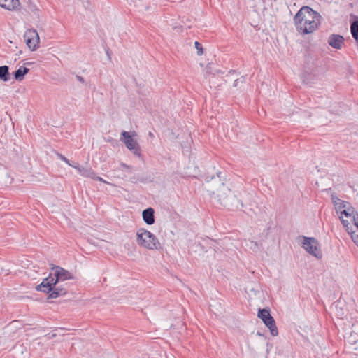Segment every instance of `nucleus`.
Instances as JSON below:
<instances>
[{
  "mask_svg": "<svg viewBox=\"0 0 358 358\" xmlns=\"http://www.w3.org/2000/svg\"><path fill=\"white\" fill-rule=\"evenodd\" d=\"M25 42L31 50H36L38 47L39 42H35V40L25 41Z\"/></svg>",
  "mask_w": 358,
  "mask_h": 358,
  "instance_id": "obj_20",
  "label": "nucleus"
},
{
  "mask_svg": "<svg viewBox=\"0 0 358 358\" xmlns=\"http://www.w3.org/2000/svg\"><path fill=\"white\" fill-rule=\"evenodd\" d=\"M137 243L146 249L149 250H161L162 249V245L158 238L150 231L144 228H141L136 233Z\"/></svg>",
  "mask_w": 358,
  "mask_h": 358,
  "instance_id": "obj_4",
  "label": "nucleus"
},
{
  "mask_svg": "<svg viewBox=\"0 0 358 358\" xmlns=\"http://www.w3.org/2000/svg\"><path fill=\"white\" fill-rule=\"evenodd\" d=\"M273 348V344L271 343H266V354H269V352L271 350V349Z\"/></svg>",
  "mask_w": 358,
  "mask_h": 358,
  "instance_id": "obj_29",
  "label": "nucleus"
},
{
  "mask_svg": "<svg viewBox=\"0 0 358 358\" xmlns=\"http://www.w3.org/2000/svg\"><path fill=\"white\" fill-rule=\"evenodd\" d=\"M257 317L261 319L265 326L269 329L273 336L278 335V330L276 327L275 321L271 315V310L268 308H259L257 313Z\"/></svg>",
  "mask_w": 358,
  "mask_h": 358,
  "instance_id": "obj_5",
  "label": "nucleus"
},
{
  "mask_svg": "<svg viewBox=\"0 0 358 358\" xmlns=\"http://www.w3.org/2000/svg\"><path fill=\"white\" fill-rule=\"evenodd\" d=\"M91 178L95 180H98V181H100V182H104V183H108V182H106V180H104L101 177H99V176H96V174L94 173V177H92Z\"/></svg>",
  "mask_w": 358,
  "mask_h": 358,
  "instance_id": "obj_27",
  "label": "nucleus"
},
{
  "mask_svg": "<svg viewBox=\"0 0 358 358\" xmlns=\"http://www.w3.org/2000/svg\"><path fill=\"white\" fill-rule=\"evenodd\" d=\"M26 10L28 13H33L35 15H39L38 9L37 8L36 6L31 1L28 3Z\"/></svg>",
  "mask_w": 358,
  "mask_h": 358,
  "instance_id": "obj_18",
  "label": "nucleus"
},
{
  "mask_svg": "<svg viewBox=\"0 0 358 358\" xmlns=\"http://www.w3.org/2000/svg\"><path fill=\"white\" fill-rule=\"evenodd\" d=\"M129 180L132 183H136L138 181H140L141 182H145V180L143 178H138L136 176L131 177Z\"/></svg>",
  "mask_w": 358,
  "mask_h": 358,
  "instance_id": "obj_24",
  "label": "nucleus"
},
{
  "mask_svg": "<svg viewBox=\"0 0 358 358\" xmlns=\"http://www.w3.org/2000/svg\"><path fill=\"white\" fill-rule=\"evenodd\" d=\"M0 6L8 10H17L20 3L19 0H0Z\"/></svg>",
  "mask_w": 358,
  "mask_h": 358,
  "instance_id": "obj_11",
  "label": "nucleus"
},
{
  "mask_svg": "<svg viewBox=\"0 0 358 358\" xmlns=\"http://www.w3.org/2000/svg\"><path fill=\"white\" fill-rule=\"evenodd\" d=\"M194 46L197 50V55H201L203 53V49L202 45L199 42L195 41Z\"/></svg>",
  "mask_w": 358,
  "mask_h": 358,
  "instance_id": "obj_23",
  "label": "nucleus"
},
{
  "mask_svg": "<svg viewBox=\"0 0 358 358\" xmlns=\"http://www.w3.org/2000/svg\"><path fill=\"white\" fill-rule=\"evenodd\" d=\"M302 247L311 255L321 258L322 254L319 248L318 241L313 237L303 236Z\"/></svg>",
  "mask_w": 358,
  "mask_h": 358,
  "instance_id": "obj_6",
  "label": "nucleus"
},
{
  "mask_svg": "<svg viewBox=\"0 0 358 358\" xmlns=\"http://www.w3.org/2000/svg\"><path fill=\"white\" fill-rule=\"evenodd\" d=\"M238 82H239V79L235 80L234 83V87L238 86Z\"/></svg>",
  "mask_w": 358,
  "mask_h": 358,
  "instance_id": "obj_35",
  "label": "nucleus"
},
{
  "mask_svg": "<svg viewBox=\"0 0 358 358\" xmlns=\"http://www.w3.org/2000/svg\"><path fill=\"white\" fill-rule=\"evenodd\" d=\"M68 164V165H69L70 166L73 167V168H74V169H76L77 166H79V165H80V164H78V163H76V162H71L70 161H69V164Z\"/></svg>",
  "mask_w": 358,
  "mask_h": 358,
  "instance_id": "obj_32",
  "label": "nucleus"
},
{
  "mask_svg": "<svg viewBox=\"0 0 358 358\" xmlns=\"http://www.w3.org/2000/svg\"><path fill=\"white\" fill-rule=\"evenodd\" d=\"M321 15L308 6H302L294 17L296 30L308 34L316 30L320 25Z\"/></svg>",
  "mask_w": 358,
  "mask_h": 358,
  "instance_id": "obj_1",
  "label": "nucleus"
},
{
  "mask_svg": "<svg viewBox=\"0 0 358 358\" xmlns=\"http://www.w3.org/2000/svg\"><path fill=\"white\" fill-rule=\"evenodd\" d=\"M338 210L341 216L343 217V215H345L347 218L350 219H351L352 215L356 213L352 208H348V209H345V208H343Z\"/></svg>",
  "mask_w": 358,
  "mask_h": 358,
  "instance_id": "obj_17",
  "label": "nucleus"
},
{
  "mask_svg": "<svg viewBox=\"0 0 358 358\" xmlns=\"http://www.w3.org/2000/svg\"><path fill=\"white\" fill-rule=\"evenodd\" d=\"M340 302H336L334 303V307L336 310V314L338 316L343 317L345 315V312L342 308H338V304Z\"/></svg>",
  "mask_w": 358,
  "mask_h": 358,
  "instance_id": "obj_22",
  "label": "nucleus"
},
{
  "mask_svg": "<svg viewBox=\"0 0 358 358\" xmlns=\"http://www.w3.org/2000/svg\"><path fill=\"white\" fill-rule=\"evenodd\" d=\"M217 177L219 178V182H221L223 178L222 173L221 171H217L216 172Z\"/></svg>",
  "mask_w": 358,
  "mask_h": 358,
  "instance_id": "obj_31",
  "label": "nucleus"
},
{
  "mask_svg": "<svg viewBox=\"0 0 358 358\" xmlns=\"http://www.w3.org/2000/svg\"><path fill=\"white\" fill-rule=\"evenodd\" d=\"M257 335H258L259 336H264V334L261 333L260 331H257Z\"/></svg>",
  "mask_w": 358,
  "mask_h": 358,
  "instance_id": "obj_36",
  "label": "nucleus"
},
{
  "mask_svg": "<svg viewBox=\"0 0 358 358\" xmlns=\"http://www.w3.org/2000/svg\"><path fill=\"white\" fill-rule=\"evenodd\" d=\"M56 155L61 160L64 161L66 164H69V160L65 156L59 152H56Z\"/></svg>",
  "mask_w": 358,
  "mask_h": 358,
  "instance_id": "obj_25",
  "label": "nucleus"
},
{
  "mask_svg": "<svg viewBox=\"0 0 358 358\" xmlns=\"http://www.w3.org/2000/svg\"><path fill=\"white\" fill-rule=\"evenodd\" d=\"M76 170L82 176L90 178L94 177V171L90 167H85L79 165L77 166Z\"/></svg>",
  "mask_w": 358,
  "mask_h": 358,
  "instance_id": "obj_13",
  "label": "nucleus"
},
{
  "mask_svg": "<svg viewBox=\"0 0 358 358\" xmlns=\"http://www.w3.org/2000/svg\"><path fill=\"white\" fill-rule=\"evenodd\" d=\"M217 196L219 203L230 210H239L243 206L241 201L222 182L217 189Z\"/></svg>",
  "mask_w": 358,
  "mask_h": 358,
  "instance_id": "obj_2",
  "label": "nucleus"
},
{
  "mask_svg": "<svg viewBox=\"0 0 358 358\" xmlns=\"http://www.w3.org/2000/svg\"><path fill=\"white\" fill-rule=\"evenodd\" d=\"M29 71V69L25 66H20L18 69L13 73L15 80L22 81L24 78V76Z\"/></svg>",
  "mask_w": 358,
  "mask_h": 358,
  "instance_id": "obj_12",
  "label": "nucleus"
},
{
  "mask_svg": "<svg viewBox=\"0 0 358 358\" xmlns=\"http://www.w3.org/2000/svg\"><path fill=\"white\" fill-rule=\"evenodd\" d=\"M25 64L30 65V64H31V62H27Z\"/></svg>",
  "mask_w": 358,
  "mask_h": 358,
  "instance_id": "obj_38",
  "label": "nucleus"
},
{
  "mask_svg": "<svg viewBox=\"0 0 358 358\" xmlns=\"http://www.w3.org/2000/svg\"><path fill=\"white\" fill-rule=\"evenodd\" d=\"M344 37L340 34H332L327 40L328 44L334 49L340 50L344 43Z\"/></svg>",
  "mask_w": 358,
  "mask_h": 358,
  "instance_id": "obj_9",
  "label": "nucleus"
},
{
  "mask_svg": "<svg viewBox=\"0 0 358 358\" xmlns=\"http://www.w3.org/2000/svg\"><path fill=\"white\" fill-rule=\"evenodd\" d=\"M121 137L125 146L133 152V154L138 158L143 159L141 148L137 141L133 138L128 131H122Z\"/></svg>",
  "mask_w": 358,
  "mask_h": 358,
  "instance_id": "obj_7",
  "label": "nucleus"
},
{
  "mask_svg": "<svg viewBox=\"0 0 358 358\" xmlns=\"http://www.w3.org/2000/svg\"><path fill=\"white\" fill-rule=\"evenodd\" d=\"M332 201L337 209V211L345 207L344 201L337 197H332Z\"/></svg>",
  "mask_w": 358,
  "mask_h": 358,
  "instance_id": "obj_19",
  "label": "nucleus"
},
{
  "mask_svg": "<svg viewBox=\"0 0 358 358\" xmlns=\"http://www.w3.org/2000/svg\"><path fill=\"white\" fill-rule=\"evenodd\" d=\"M143 220L148 225H152L155 222V210L152 207L145 208L142 212Z\"/></svg>",
  "mask_w": 358,
  "mask_h": 358,
  "instance_id": "obj_10",
  "label": "nucleus"
},
{
  "mask_svg": "<svg viewBox=\"0 0 358 358\" xmlns=\"http://www.w3.org/2000/svg\"><path fill=\"white\" fill-rule=\"evenodd\" d=\"M241 78H243V80H241V83H243V82H244V79H245V78H244V77H242Z\"/></svg>",
  "mask_w": 358,
  "mask_h": 358,
  "instance_id": "obj_39",
  "label": "nucleus"
},
{
  "mask_svg": "<svg viewBox=\"0 0 358 358\" xmlns=\"http://www.w3.org/2000/svg\"><path fill=\"white\" fill-rule=\"evenodd\" d=\"M350 31L352 38L358 43V16H355L350 24Z\"/></svg>",
  "mask_w": 358,
  "mask_h": 358,
  "instance_id": "obj_14",
  "label": "nucleus"
},
{
  "mask_svg": "<svg viewBox=\"0 0 358 358\" xmlns=\"http://www.w3.org/2000/svg\"><path fill=\"white\" fill-rule=\"evenodd\" d=\"M0 80L3 82H8L10 80L8 66L3 65L0 66Z\"/></svg>",
  "mask_w": 358,
  "mask_h": 358,
  "instance_id": "obj_15",
  "label": "nucleus"
},
{
  "mask_svg": "<svg viewBox=\"0 0 358 358\" xmlns=\"http://www.w3.org/2000/svg\"><path fill=\"white\" fill-rule=\"evenodd\" d=\"M24 41L35 40V42H39L38 34L35 29H28L24 35Z\"/></svg>",
  "mask_w": 358,
  "mask_h": 358,
  "instance_id": "obj_16",
  "label": "nucleus"
},
{
  "mask_svg": "<svg viewBox=\"0 0 358 358\" xmlns=\"http://www.w3.org/2000/svg\"><path fill=\"white\" fill-rule=\"evenodd\" d=\"M120 166H121L122 168L126 169H131V166H129V165H127V164H126L125 163H123V162H122V163L120 164Z\"/></svg>",
  "mask_w": 358,
  "mask_h": 358,
  "instance_id": "obj_33",
  "label": "nucleus"
},
{
  "mask_svg": "<svg viewBox=\"0 0 358 358\" xmlns=\"http://www.w3.org/2000/svg\"><path fill=\"white\" fill-rule=\"evenodd\" d=\"M215 176L214 175H212V176H206L204 177V180L206 182H208L210 181H211L212 180L215 179Z\"/></svg>",
  "mask_w": 358,
  "mask_h": 358,
  "instance_id": "obj_26",
  "label": "nucleus"
},
{
  "mask_svg": "<svg viewBox=\"0 0 358 358\" xmlns=\"http://www.w3.org/2000/svg\"><path fill=\"white\" fill-rule=\"evenodd\" d=\"M58 283H54V285L51 286L50 290H48L49 287H41V284L36 287V289L38 292H41L48 294V299H57L59 296H65L67 294V289L63 287L57 286Z\"/></svg>",
  "mask_w": 358,
  "mask_h": 358,
  "instance_id": "obj_8",
  "label": "nucleus"
},
{
  "mask_svg": "<svg viewBox=\"0 0 358 358\" xmlns=\"http://www.w3.org/2000/svg\"><path fill=\"white\" fill-rule=\"evenodd\" d=\"M148 135H149V136H150L152 138L154 137V135L152 132H149Z\"/></svg>",
  "mask_w": 358,
  "mask_h": 358,
  "instance_id": "obj_37",
  "label": "nucleus"
},
{
  "mask_svg": "<svg viewBox=\"0 0 358 358\" xmlns=\"http://www.w3.org/2000/svg\"><path fill=\"white\" fill-rule=\"evenodd\" d=\"M306 57L307 62H310V59H313L314 57V60L313 61V65L315 67L318 66L317 55L313 56L309 52H307V54L306 55Z\"/></svg>",
  "mask_w": 358,
  "mask_h": 358,
  "instance_id": "obj_21",
  "label": "nucleus"
},
{
  "mask_svg": "<svg viewBox=\"0 0 358 358\" xmlns=\"http://www.w3.org/2000/svg\"><path fill=\"white\" fill-rule=\"evenodd\" d=\"M51 266L50 268L53 272L50 273L48 277L43 279L40 288L49 287L48 290H50V289H51L52 285H54V283H59V282L74 278L69 271L59 266L53 264H51Z\"/></svg>",
  "mask_w": 358,
  "mask_h": 358,
  "instance_id": "obj_3",
  "label": "nucleus"
},
{
  "mask_svg": "<svg viewBox=\"0 0 358 358\" xmlns=\"http://www.w3.org/2000/svg\"><path fill=\"white\" fill-rule=\"evenodd\" d=\"M76 79H77L79 82H80L81 83H83V84L85 83V78H84L83 76H78V75H77V76H76Z\"/></svg>",
  "mask_w": 358,
  "mask_h": 358,
  "instance_id": "obj_30",
  "label": "nucleus"
},
{
  "mask_svg": "<svg viewBox=\"0 0 358 358\" xmlns=\"http://www.w3.org/2000/svg\"><path fill=\"white\" fill-rule=\"evenodd\" d=\"M352 239H353V241L355 242V243L358 246V235L357 237H352Z\"/></svg>",
  "mask_w": 358,
  "mask_h": 358,
  "instance_id": "obj_34",
  "label": "nucleus"
},
{
  "mask_svg": "<svg viewBox=\"0 0 358 358\" xmlns=\"http://www.w3.org/2000/svg\"><path fill=\"white\" fill-rule=\"evenodd\" d=\"M340 220L345 227H348V224H350L349 222L347 220L343 219V216L340 217Z\"/></svg>",
  "mask_w": 358,
  "mask_h": 358,
  "instance_id": "obj_28",
  "label": "nucleus"
},
{
  "mask_svg": "<svg viewBox=\"0 0 358 358\" xmlns=\"http://www.w3.org/2000/svg\"><path fill=\"white\" fill-rule=\"evenodd\" d=\"M357 45H358V43H357Z\"/></svg>",
  "mask_w": 358,
  "mask_h": 358,
  "instance_id": "obj_40",
  "label": "nucleus"
}]
</instances>
